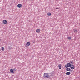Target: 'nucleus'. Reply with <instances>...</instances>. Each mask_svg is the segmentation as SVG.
I'll return each mask as SVG.
<instances>
[{"label":"nucleus","mask_w":80,"mask_h":80,"mask_svg":"<svg viewBox=\"0 0 80 80\" xmlns=\"http://www.w3.org/2000/svg\"><path fill=\"white\" fill-rule=\"evenodd\" d=\"M43 77L44 78H50V75H49V74L48 73H45L43 76Z\"/></svg>","instance_id":"obj_1"},{"label":"nucleus","mask_w":80,"mask_h":80,"mask_svg":"<svg viewBox=\"0 0 80 80\" xmlns=\"http://www.w3.org/2000/svg\"><path fill=\"white\" fill-rule=\"evenodd\" d=\"M71 67V65L70 63H68L67 64L65 65V67L67 68V67Z\"/></svg>","instance_id":"obj_2"},{"label":"nucleus","mask_w":80,"mask_h":80,"mask_svg":"<svg viewBox=\"0 0 80 80\" xmlns=\"http://www.w3.org/2000/svg\"><path fill=\"white\" fill-rule=\"evenodd\" d=\"M31 43L30 42H28L26 45V47H28V46H29V45H30Z\"/></svg>","instance_id":"obj_3"},{"label":"nucleus","mask_w":80,"mask_h":80,"mask_svg":"<svg viewBox=\"0 0 80 80\" xmlns=\"http://www.w3.org/2000/svg\"><path fill=\"white\" fill-rule=\"evenodd\" d=\"M71 68L72 69V70H73L75 69V66L73 65H72L71 66Z\"/></svg>","instance_id":"obj_4"},{"label":"nucleus","mask_w":80,"mask_h":80,"mask_svg":"<svg viewBox=\"0 0 80 80\" xmlns=\"http://www.w3.org/2000/svg\"><path fill=\"white\" fill-rule=\"evenodd\" d=\"M2 22L4 24H7V20H4Z\"/></svg>","instance_id":"obj_5"},{"label":"nucleus","mask_w":80,"mask_h":80,"mask_svg":"<svg viewBox=\"0 0 80 80\" xmlns=\"http://www.w3.org/2000/svg\"><path fill=\"white\" fill-rule=\"evenodd\" d=\"M67 68L66 69V71H72V70H71V69H70V68Z\"/></svg>","instance_id":"obj_6"},{"label":"nucleus","mask_w":80,"mask_h":80,"mask_svg":"<svg viewBox=\"0 0 80 80\" xmlns=\"http://www.w3.org/2000/svg\"><path fill=\"white\" fill-rule=\"evenodd\" d=\"M10 72L11 73H14V70L13 69H11L10 70Z\"/></svg>","instance_id":"obj_7"},{"label":"nucleus","mask_w":80,"mask_h":80,"mask_svg":"<svg viewBox=\"0 0 80 80\" xmlns=\"http://www.w3.org/2000/svg\"><path fill=\"white\" fill-rule=\"evenodd\" d=\"M71 73L70 72H66V75H70Z\"/></svg>","instance_id":"obj_8"},{"label":"nucleus","mask_w":80,"mask_h":80,"mask_svg":"<svg viewBox=\"0 0 80 80\" xmlns=\"http://www.w3.org/2000/svg\"><path fill=\"white\" fill-rule=\"evenodd\" d=\"M18 7L19 8H21V7H22V5L20 4H19L18 5Z\"/></svg>","instance_id":"obj_9"},{"label":"nucleus","mask_w":80,"mask_h":80,"mask_svg":"<svg viewBox=\"0 0 80 80\" xmlns=\"http://www.w3.org/2000/svg\"><path fill=\"white\" fill-rule=\"evenodd\" d=\"M69 63L70 65H73V63L74 62L72 61H70Z\"/></svg>","instance_id":"obj_10"},{"label":"nucleus","mask_w":80,"mask_h":80,"mask_svg":"<svg viewBox=\"0 0 80 80\" xmlns=\"http://www.w3.org/2000/svg\"><path fill=\"white\" fill-rule=\"evenodd\" d=\"M36 32H37V33H40V30L39 29H37Z\"/></svg>","instance_id":"obj_11"},{"label":"nucleus","mask_w":80,"mask_h":80,"mask_svg":"<svg viewBox=\"0 0 80 80\" xmlns=\"http://www.w3.org/2000/svg\"><path fill=\"white\" fill-rule=\"evenodd\" d=\"M58 66L59 69H61L62 68V67H61V65H60V64Z\"/></svg>","instance_id":"obj_12"},{"label":"nucleus","mask_w":80,"mask_h":80,"mask_svg":"<svg viewBox=\"0 0 80 80\" xmlns=\"http://www.w3.org/2000/svg\"><path fill=\"white\" fill-rule=\"evenodd\" d=\"M50 74L49 76H53V72L51 73Z\"/></svg>","instance_id":"obj_13"},{"label":"nucleus","mask_w":80,"mask_h":80,"mask_svg":"<svg viewBox=\"0 0 80 80\" xmlns=\"http://www.w3.org/2000/svg\"><path fill=\"white\" fill-rule=\"evenodd\" d=\"M48 16H50V15H51V13L50 12L48 13Z\"/></svg>","instance_id":"obj_14"},{"label":"nucleus","mask_w":80,"mask_h":80,"mask_svg":"<svg viewBox=\"0 0 80 80\" xmlns=\"http://www.w3.org/2000/svg\"><path fill=\"white\" fill-rule=\"evenodd\" d=\"M2 51H4V50H5V49L4 48L2 47Z\"/></svg>","instance_id":"obj_15"},{"label":"nucleus","mask_w":80,"mask_h":80,"mask_svg":"<svg viewBox=\"0 0 80 80\" xmlns=\"http://www.w3.org/2000/svg\"><path fill=\"white\" fill-rule=\"evenodd\" d=\"M68 40H71V37H68Z\"/></svg>","instance_id":"obj_16"},{"label":"nucleus","mask_w":80,"mask_h":80,"mask_svg":"<svg viewBox=\"0 0 80 80\" xmlns=\"http://www.w3.org/2000/svg\"><path fill=\"white\" fill-rule=\"evenodd\" d=\"M8 49H11V47L8 46Z\"/></svg>","instance_id":"obj_17"},{"label":"nucleus","mask_w":80,"mask_h":80,"mask_svg":"<svg viewBox=\"0 0 80 80\" xmlns=\"http://www.w3.org/2000/svg\"><path fill=\"white\" fill-rule=\"evenodd\" d=\"M77 30H74V32H77Z\"/></svg>","instance_id":"obj_18"},{"label":"nucleus","mask_w":80,"mask_h":80,"mask_svg":"<svg viewBox=\"0 0 80 80\" xmlns=\"http://www.w3.org/2000/svg\"><path fill=\"white\" fill-rule=\"evenodd\" d=\"M56 9H58V8H56Z\"/></svg>","instance_id":"obj_19"}]
</instances>
